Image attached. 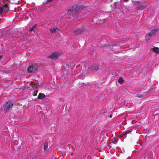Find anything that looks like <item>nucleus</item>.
Wrapping results in <instances>:
<instances>
[{
  "mask_svg": "<svg viewBox=\"0 0 159 159\" xmlns=\"http://www.w3.org/2000/svg\"><path fill=\"white\" fill-rule=\"evenodd\" d=\"M53 0H47L46 3L48 2H52Z\"/></svg>",
  "mask_w": 159,
  "mask_h": 159,
  "instance_id": "4be33fe9",
  "label": "nucleus"
},
{
  "mask_svg": "<svg viewBox=\"0 0 159 159\" xmlns=\"http://www.w3.org/2000/svg\"><path fill=\"white\" fill-rule=\"evenodd\" d=\"M29 85L32 87V88L35 89L37 87V85L33 81H31L29 84Z\"/></svg>",
  "mask_w": 159,
  "mask_h": 159,
  "instance_id": "6e6552de",
  "label": "nucleus"
},
{
  "mask_svg": "<svg viewBox=\"0 0 159 159\" xmlns=\"http://www.w3.org/2000/svg\"><path fill=\"white\" fill-rule=\"evenodd\" d=\"M4 8H5V10L7 11L9 10L7 4H5L4 5Z\"/></svg>",
  "mask_w": 159,
  "mask_h": 159,
  "instance_id": "a211bd4d",
  "label": "nucleus"
},
{
  "mask_svg": "<svg viewBox=\"0 0 159 159\" xmlns=\"http://www.w3.org/2000/svg\"><path fill=\"white\" fill-rule=\"evenodd\" d=\"M146 7V6L139 4L137 8V9L142 10H143Z\"/></svg>",
  "mask_w": 159,
  "mask_h": 159,
  "instance_id": "1a4fd4ad",
  "label": "nucleus"
},
{
  "mask_svg": "<svg viewBox=\"0 0 159 159\" xmlns=\"http://www.w3.org/2000/svg\"><path fill=\"white\" fill-rule=\"evenodd\" d=\"M85 29L83 27H81L79 28L78 29L75 30L74 31V32L76 34H80L83 33L84 31H85Z\"/></svg>",
  "mask_w": 159,
  "mask_h": 159,
  "instance_id": "39448f33",
  "label": "nucleus"
},
{
  "mask_svg": "<svg viewBox=\"0 0 159 159\" xmlns=\"http://www.w3.org/2000/svg\"><path fill=\"white\" fill-rule=\"evenodd\" d=\"M119 83L120 84H122L124 82V80L121 77H120L118 80Z\"/></svg>",
  "mask_w": 159,
  "mask_h": 159,
  "instance_id": "2eb2a0df",
  "label": "nucleus"
},
{
  "mask_svg": "<svg viewBox=\"0 0 159 159\" xmlns=\"http://www.w3.org/2000/svg\"><path fill=\"white\" fill-rule=\"evenodd\" d=\"M112 115H110V118H111L112 117Z\"/></svg>",
  "mask_w": 159,
  "mask_h": 159,
  "instance_id": "b1692460",
  "label": "nucleus"
},
{
  "mask_svg": "<svg viewBox=\"0 0 159 159\" xmlns=\"http://www.w3.org/2000/svg\"><path fill=\"white\" fill-rule=\"evenodd\" d=\"M38 92V91L37 90H35L34 91V93L33 94V96H36L37 95V93Z\"/></svg>",
  "mask_w": 159,
  "mask_h": 159,
  "instance_id": "aec40b11",
  "label": "nucleus"
},
{
  "mask_svg": "<svg viewBox=\"0 0 159 159\" xmlns=\"http://www.w3.org/2000/svg\"><path fill=\"white\" fill-rule=\"evenodd\" d=\"M129 0H124V1L125 2H127Z\"/></svg>",
  "mask_w": 159,
  "mask_h": 159,
  "instance_id": "5701e85b",
  "label": "nucleus"
},
{
  "mask_svg": "<svg viewBox=\"0 0 159 159\" xmlns=\"http://www.w3.org/2000/svg\"><path fill=\"white\" fill-rule=\"evenodd\" d=\"M114 45V44L109 45L107 44H105L102 46L103 48H111Z\"/></svg>",
  "mask_w": 159,
  "mask_h": 159,
  "instance_id": "9b49d317",
  "label": "nucleus"
},
{
  "mask_svg": "<svg viewBox=\"0 0 159 159\" xmlns=\"http://www.w3.org/2000/svg\"><path fill=\"white\" fill-rule=\"evenodd\" d=\"M99 67H98V65L96 64H95L92 66L91 67L92 70L93 71H97Z\"/></svg>",
  "mask_w": 159,
  "mask_h": 159,
  "instance_id": "9d476101",
  "label": "nucleus"
},
{
  "mask_svg": "<svg viewBox=\"0 0 159 159\" xmlns=\"http://www.w3.org/2000/svg\"><path fill=\"white\" fill-rule=\"evenodd\" d=\"M59 30V29L56 26L51 27L49 29L50 32L52 34H54Z\"/></svg>",
  "mask_w": 159,
  "mask_h": 159,
  "instance_id": "423d86ee",
  "label": "nucleus"
},
{
  "mask_svg": "<svg viewBox=\"0 0 159 159\" xmlns=\"http://www.w3.org/2000/svg\"><path fill=\"white\" fill-rule=\"evenodd\" d=\"M152 50L155 52L159 53V48L156 47H154L152 48Z\"/></svg>",
  "mask_w": 159,
  "mask_h": 159,
  "instance_id": "ddd939ff",
  "label": "nucleus"
},
{
  "mask_svg": "<svg viewBox=\"0 0 159 159\" xmlns=\"http://www.w3.org/2000/svg\"><path fill=\"white\" fill-rule=\"evenodd\" d=\"M151 91V89H149V90L148 91H149V92H150V91Z\"/></svg>",
  "mask_w": 159,
  "mask_h": 159,
  "instance_id": "393cba45",
  "label": "nucleus"
},
{
  "mask_svg": "<svg viewBox=\"0 0 159 159\" xmlns=\"http://www.w3.org/2000/svg\"><path fill=\"white\" fill-rule=\"evenodd\" d=\"M3 8L2 7H0V15H1L2 14L3 11Z\"/></svg>",
  "mask_w": 159,
  "mask_h": 159,
  "instance_id": "6ab92c4d",
  "label": "nucleus"
},
{
  "mask_svg": "<svg viewBox=\"0 0 159 159\" xmlns=\"http://www.w3.org/2000/svg\"><path fill=\"white\" fill-rule=\"evenodd\" d=\"M132 129H130L129 130H128L123 134V135H126L128 134H131L132 132Z\"/></svg>",
  "mask_w": 159,
  "mask_h": 159,
  "instance_id": "dca6fc26",
  "label": "nucleus"
},
{
  "mask_svg": "<svg viewBox=\"0 0 159 159\" xmlns=\"http://www.w3.org/2000/svg\"><path fill=\"white\" fill-rule=\"evenodd\" d=\"M13 105L12 102L11 101H8L5 104L4 106V109L6 111V112H7L9 109L11 108Z\"/></svg>",
  "mask_w": 159,
  "mask_h": 159,
  "instance_id": "7ed1b4c3",
  "label": "nucleus"
},
{
  "mask_svg": "<svg viewBox=\"0 0 159 159\" xmlns=\"http://www.w3.org/2000/svg\"><path fill=\"white\" fill-rule=\"evenodd\" d=\"M48 148V144L47 142H45L44 143L43 149L45 151L47 150Z\"/></svg>",
  "mask_w": 159,
  "mask_h": 159,
  "instance_id": "4468645a",
  "label": "nucleus"
},
{
  "mask_svg": "<svg viewBox=\"0 0 159 159\" xmlns=\"http://www.w3.org/2000/svg\"><path fill=\"white\" fill-rule=\"evenodd\" d=\"M157 31L156 29H154L151 31L146 36V40L147 41H149L152 35H154Z\"/></svg>",
  "mask_w": 159,
  "mask_h": 159,
  "instance_id": "20e7f679",
  "label": "nucleus"
},
{
  "mask_svg": "<svg viewBox=\"0 0 159 159\" xmlns=\"http://www.w3.org/2000/svg\"><path fill=\"white\" fill-rule=\"evenodd\" d=\"M137 97L139 98H143V95H141V94H138L137 95Z\"/></svg>",
  "mask_w": 159,
  "mask_h": 159,
  "instance_id": "412c9836",
  "label": "nucleus"
},
{
  "mask_svg": "<svg viewBox=\"0 0 159 159\" xmlns=\"http://www.w3.org/2000/svg\"><path fill=\"white\" fill-rule=\"evenodd\" d=\"M2 57V56H0V59Z\"/></svg>",
  "mask_w": 159,
  "mask_h": 159,
  "instance_id": "a878e982",
  "label": "nucleus"
},
{
  "mask_svg": "<svg viewBox=\"0 0 159 159\" xmlns=\"http://www.w3.org/2000/svg\"><path fill=\"white\" fill-rule=\"evenodd\" d=\"M82 9L80 6H78L76 5H74L71 7H69L67 11V14L68 17L70 18L71 16H74L75 14H77L78 12Z\"/></svg>",
  "mask_w": 159,
  "mask_h": 159,
  "instance_id": "f257e3e1",
  "label": "nucleus"
},
{
  "mask_svg": "<svg viewBox=\"0 0 159 159\" xmlns=\"http://www.w3.org/2000/svg\"><path fill=\"white\" fill-rule=\"evenodd\" d=\"M46 97L45 95L42 93H39L37 97V98L39 99H42Z\"/></svg>",
  "mask_w": 159,
  "mask_h": 159,
  "instance_id": "f8f14e48",
  "label": "nucleus"
},
{
  "mask_svg": "<svg viewBox=\"0 0 159 159\" xmlns=\"http://www.w3.org/2000/svg\"><path fill=\"white\" fill-rule=\"evenodd\" d=\"M37 26V24H35L31 28H30L29 30V31H33L34 29Z\"/></svg>",
  "mask_w": 159,
  "mask_h": 159,
  "instance_id": "f3484780",
  "label": "nucleus"
},
{
  "mask_svg": "<svg viewBox=\"0 0 159 159\" xmlns=\"http://www.w3.org/2000/svg\"><path fill=\"white\" fill-rule=\"evenodd\" d=\"M38 66L37 64H34L30 66L27 70L29 73H35L37 71Z\"/></svg>",
  "mask_w": 159,
  "mask_h": 159,
  "instance_id": "f03ea898",
  "label": "nucleus"
},
{
  "mask_svg": "<svg viewBox=\"0 0 159 159\" xmlns=\"http://www.w3.org/2000/svg\"><path fill=\"white\" fill-rule=\"evenodd\" d=\"M58 56L59 55L58 53L54 52L49 56V57L52 59H56Z\"/></svg>",
  "mask_w": 159,
  "mask_h": 159,
  "instance_id": "0eeeda50",
  "label": "nucleus"
}]
</instances>
